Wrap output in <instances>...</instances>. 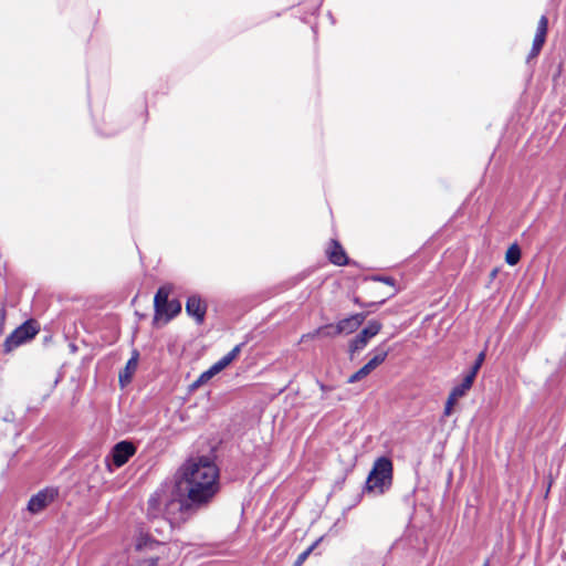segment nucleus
<instances>
[{
  "mask_svg": "<svg viewBox=\"0 0 566 566\" xmlns=\"http://www.w3.org/2000/svg\"><path fill=\"white\" fill-rule=\"evenodd\" d=\"M178 485L196 504L209 502L219 490V470L206 455L188 459L178 471Z\"/></svg>",
  "mask_w": 566,
  "mask_h": 566,
  "instance_id": "nucleus-1",
  "label": "nucleus"
},
{
  "mask_svg": "<svg viewBox=\"0 0 566 566\" xmlns=\"http://www.w3.org/2000/svg\"><path fill=\"white\" fill-rule=\"evenodd\" d=\"M186 504L180 492L174 485H163L148 500V514L153 517L165 516L170 522H178Z\"/></svg>",
  "mask_w": 566,
  "mask_h": 566,
  "instance_id": "nucleus-2",
  "label": "nucleus"
},
{
  "mask_svg": "<svg viewBox=\"0 0 566 566\" xmlns=\"http://www.w3.org/2000/svg\"><path fill=\"white\" fill-rule=\"evenodd\" d=\"M392 464L387 458H379L374 463L367 479V489L376 493H382L391 483Z\"/></svg>",
  "mask_w": 566,
  "mask_h": 566,
  "instance_id": "nucleus-3",
  "label": "nucleus"
},
{
  "mask_svg": "<svg viewBox=\"0 0 566 566\" xmlns=\"http://www.w3.org/2000/svg\"><path fill=\"white\" fill-rule=\"evenodd\" d=\"M170 294V287L163 286L160 287L154 300L155 304V321H164V323H167L169 319H171L175 315H177L181 311V305L177 300L169 301Z\"/></svg>",
  "mask_w": 566,
  "mask_h": 566,
  "instance_id": "nucleus-4",
  "label": "nucleus"
},
{
  "mask_svg": "<svg viewBox=\"0 0 566 566\" xmlns=\"http://www.w3.org/2000/svg\"><path fill=\"white\" fill-rule=\"evenodd\" d=\"M38 332L39 329L34 322L29 321L23 323L21 326L14 329L6 339L4 346L7 350H12L20 346L21 344L32 339L38 334Z\"/></svg>",
  "mask_w": 566,
  "mask_h": 566,
  "instance_id": "nucleus-5",
  "label": "nucleus"
},
{
  "mask_svg": "<svg viewBox=\"0 0 566 566\" xmlns=\"http://www.w3.org/2000/svg\"><path fill=\"white\" fill-rule=\"evenodd\" d=\"M381 329V323L378 321H370L367 326L349 343V353L354 354L364 349L370 338L376 336Z\"/></svg>",
  "mask_w": 566,
  "mask_h": 566,
  "instance_id": "nucleus-6",
  "label": "nucleus"
},
{
  "mask_svg": "<svg viewBox=\"0 0 566 566\" xmlns=\"http://www.w3.org/2000/svg\"><path fill=\"white\" fill-rule=\"evenodd\" d=\"M387 355V350L377 349L370 360L348 378V382L354 384L367 377L373 370H375L385 361Z\"/></svg>",
  "mask_w": 566,
  "mask_h": 566,
  "instance_id": "nucleus-7",
  "label": "nucleus"
},
{
  "mask_svg": "<svg viewBox=\"0 0 566 566\" xmlns=\"http://www.w3.org/2000/svg\"><path fill=\"white\" fill-rule=\"evenodd\" d=\"M56 491L54 489H45L33 495L29 503L28 510L32 514H38L42 512L46 506H49L56 496Z\"/></svg>",
  "mask_w": 566,
  "mask_h": 566,
  "instance_id": "nucleus-8",
  "label": "nucleus"
},
{
  "mask_svg": "<svg viewBox=\"0 0 566 566\" xmlns=\"http://www.w3.org/2000/svg\"><path fill=\"white\" fill-rule=\"evenodd\" d=\"M135 453V447L133 443L127 441H122L117 443L112 451V458L114 464L119 468L124 465L128 459Z\"/></svg>",
  "mask_w": 566,
  "mask_h": 566,
  "instance_id": "nucleus-9",
  "label": "nucleus"
},
{
  "mask_svg": "<svg viewBox=\"0 0 566 566\" xmlns=\"http://www.w3.org/2000/svg\"><path fill=\"white\" fill-rule=\"evenodd\" d=\"M366 318L365 314H354L336 323V332L339 334H352L358 329Z\"/></svg>",
  "mask_w": 566,
  "mask_h": 566,
  "instance_id": "nucleus-10",
  "label": "nucleus"
},
{
  "mask_svg": "<svg viewBox=\"0 0 566 566\" xmlns=\"http://www.w3.org/2000/svg\"><path fill=\"white\" fill-rule=\"evenodd\" d=\"M186 311L190 316L195 317L198 323H202L206 314V304L199 296L192 295L187 300Z\"/></svg>",
  "mask_w": 566,
  "mask_h": 566,
  "instance_id": "nucleus-11",
  "label": "nucleus"
},
{
  "mask_svg": "<svg viewBox=\"0 0 566 566\" xmlns=\"http://www.w3.org/2000/svg\"><path fill=\"white\" fill-rule=\"evenodd\" d=\"M547 25H548L547 18L545 15H542L538 21L536 34H535L534 41H533V48H532V53H531L532 56H536L539 53L542 46L544 45L546 33H547Z\"/></svg>",
  "mask_w": 566,
  "mask_h": 566,
  "instance_id": "nucleus-12",
  "label": "nucleus"
},
{
  "mask_svg": "<svg viewBox=\"0 0 566 566\" xmlns=\"http://www.w3.org/2000/svg\"><path fill=\"white\" fill-rule=\"evenodd\" d=\"M338 335H340V334H339V332H336V324L335 325L328 324V325L318 327L317 329H315L311 333L304 334L302 336L301 340L304 342L306 339H314L316 337H336Z\"/></svg>",
  "mask_w": 566,
  "mask_h": 566,
  "instance_id": "nucleus-13",
  "label": "nucleus"
},
{
  "mask_svg": "<svg viewBox=\"0 0 566 566\" xmlns=\"http://www.w3.org/2000/svg\"><path fill=\"white\" fill-rule=\"evenodd\" d=\"M137 365H138V356L136 354L127 361L124 370L119 373V382H120L122 387H124L130 382L132 377L137 369Z\"/></svg>",
  "mask_w": 566,
  "mask_h": 566,
  "instance_id": "nucleus-14",
  "label": "nucleus"
},
{
  "mask_svg": "<svg viewBox=\"0 0 566 566\" xmlns=\"http://www.w3.org/2000/svg\"><path fill=\"white\" fill-rule=\"evenodd\" d=\"M328 256L332 263L336 265H344L347 263V256L343 248L336 242H332V247L328 251Z\"/></svg>",
  "mask_w": 566,
  "mask_h": 566,
  "instance_id": "nucleus-15",
  "label": "nucleus"
},
{
  "mask_svg": "<svg viewBox=\"0 0 566 566\" xmlns=\"http://www.w3.org/2000/svg\"><path fill=\"white\" fill-rule=\"evenodd\" d=\"M474 382V378L472 375H467L461 384L457 385L450 392L458 400L465 396V394L470 390Z\"/></svg>",
  "mask_w": 566,
  "mask_h": 566,
  "instance_id": "nucleus-16",
  "label": "nucleus"
},
{
  "mask_svg": "<svg viewBox=\"0 0 566 566\" xmlns=\"http://www.w3.org/2000/svg\"><path fill=\"white\" fill-rule=\"evenodd\" d=\"M241 345H237L231 352H229L224 357H222L219 361H217L214 366V370L219 373L224 369L228 365H230L240 354Z\"/></svg>",
  "mask_w": 566,
  "mask_h": 566,
  "instance_id": "nucleus-17",
  "label": "nucleus"
},
{
  "mask_svg": "<svg viewBox=\"0 0 566 566\" xmlns=\"http://www.w3.org/2000/svg\"><path fill=\"white\" fill-rule=\"evenodd\" d=\"M158 545V542L150 539L149 536L144 533H140L135 542V547L137 551L154 549Z\"/></svg>",
  "mask_w": 566,
  "mask_h": 566,
  "instance_id": "nucleus-18",
  "label": "nucleus"
},
{
  "mask_svg": "<svg viewBox=\"0 0 566 566\" xmlns=\"http://www.w3.org/2000/svg\"><path fill=\"white\" fill-rule=\"evenodd\" d=\"M521 259V250L517 244H512L506 253H505V261L510 265H515Z\"/></svg>",
  "mask_w": 566,
  "mask_h": 566,
  "instance_id": "nucleus-19",
  "label": "nucleus"
},
{
  "mask_svg": "<svg viewBox=\"0 0 566 566\" xmlns=\"http://www.w3.org/2000/svg\"><path fill=\"white\" fill-rule=\"evenodd\" d=\"M219 371L214 370V366L212 365L207 371L202 373L198 380L196 381V386L203 384L211 379L214 375H217Z\"/></svg>",
  "mask_w": 566,
  "mask_h": 566,
  "instance_id": "nucleus-20",
  "label": "nucleus"
},
{
  "mask_svg": "<svg viewBox=\"0 0 566 566\" xmlns=\"http://www.w3.org/2000/svg\"><path fill=\"white\" fill-rule=\"evenodd\" d=\"M458 402V399L454 398L452 395L449 394V397L447 399V402H446V406H444V410H443V415L446 417H449L452 415L453 412V407L454 405Z\"/></svg>",
  "mask_w": 566,
  "mask_h": 566,
  "instance_id": "nucleus-21",
  "label": "nucleus"
},
{
  "mask_svg": "<svg viewBox=\"0 0 566 566\" xmlns=\"http://www.w3.org/2000/svg\"><path fill=\"white\" fill-rule=\"evenodd\" d=\"M484 358H485L484 352L480 353L478 358H476L475 364L473 365L471 371L468 375H472L473 378L475 379L476 374H478L479 369L481 368V366H482V364L484 361Z\"/></svg>",
  "mask_w": 566,
  "mask_h": 566,
  "instance_id": "nucleus-22",
  "label": "nucleus"
},
{
  "mask_svg": "<svg viewBox=\"0 0 566 566\" xmlns=\"http://www.w3.org/2000/svg\"><path fill=\"white\" fill-rule=\"evenodd\" d=\"M313 549V546H311L310 548H307L305 552H303L296 559L295 562V566H301L305 559L308 557V555L311 554Z\"/></svg>",
  "mask_w": 566,
  "mask_h": 566,
  "instance_id": "nucleus-23",
  "label": "nucleus"
},
{
  "mask_svg": "<svg viewBox=\"0 0 566 566\" xmlns=\"http://www.w3.org/2000/svg\"><path fill=\"white\" fill-rule=\"evenodd\" d=\"M483 566H489V563L486 562Z\"/></svg>",
  "mask_w": 566,
  "mask_h": 566,
  "instance_id": "nucleus-24",
  "label": "nucleus"
}]
</instances>
